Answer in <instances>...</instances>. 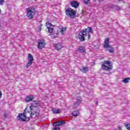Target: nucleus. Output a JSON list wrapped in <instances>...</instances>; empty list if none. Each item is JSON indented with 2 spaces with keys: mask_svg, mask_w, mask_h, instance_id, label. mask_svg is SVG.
<instances>
[{
  "mask_svg": "<svg viewBox=\"0 0 130 130\" xmlns=\"http://www.w3.org/2000/svg\"><path fill=\"white\" fill-rule=\"evenodd\" d=\"M39 102L34 101L29 107H26L25 113L19 114L17 116L18 120L20 121H26L29 120L31 117L35 118L40 115V109L38 108Z\"/></svg>",
  "mask_w": 130,
  "mask_h": 130,
  "instance_id": "f257e3e1",
  "label": "nucleus"
},
{
  "mask_svg": "<svg viewBox=\"0 0 130 130\" xmlns=\"http://www.w3.org/2000/svg\"><path fill=\"white\" fill-rule=\"evenodd\" d=\"M89 33H93V29L91 27H87L84 30H81L79 34V38L80 41H84L85 39H90L91 36Z\"/></svg>",
  "mask_w": 130,
  "mask_h": 130,
  "instance_id": "f03ea898",
  "label": "nucleus"
},
{
  "mask_svg": "<svg viewBox=\"0 0 130 130\" xmlns=\"http://www.w3.org/2000/svg\"><path fill=\"white\" fill-rule=\"evenodd\" d=\"M26 16L29 20H32L33 19V17L35 16V14H36V10L35 8L31 7L29 8L26 9Z\"/></svg>",
  "mask_w": 130,
  "mask_h": 130,
  "instance_id": "7ed1b4c3",
  "label": "nucleus"
},
{
  "mask_svg": "<svg viewBox=\"0 0 130 130\" xmlns=\"http://www.w3.org/2000/svg\"><path fill=\"white\" fill-rule=\"evenodd\" d=\"M113 66L108 60L104 61L102 64V68L105 71H111Z\"/></svg>",
  "mask_w": 130,
  "mask_h": 130,
  "instance_id": "20e7f679",
  "label": "nucleus"
},
{
  "mask_svg": "<svg viewBox=\"0 0 130 130\" xmlns=\"http://www.w3.org/2000/svg\"><path fill=\"white\" fill-rule=\"evenodd\" d=\"M66 16H68L70 18H74V17H76V14H77V12L74 9L68 8L66 10Z\"/></svg>",
  "mask_w": 130,
  "mask_h": 130,
  "instance_id": "39448f33",
  "label": "nucleus"
},
{
  "mask_svg": "<svg viewBox=\"0 0 130 130\" xmlns=\"http://www.w3.org/2000/svg\"><path fill=\"white\" fill-rule=\"evenodd\" d=\"M28 61L27 62L26 66V69L30 68V67L32 66V63L33 62V60H34V57H33V56L31 54H28Z\"/></svg>",
  "mask_w": 130,
  "mask_h": 130,
  "instance_id": "423d86ee",
  "label": "nucleus"
},
{
  "mask_svg": "<svg viewBox=\"0 0 130 130\" xmlns=\"http://www.w3.org/2000/svg\"><path fill=\"white\" fill-rule=\"evenodd\" d=\"M46 44L44 40H39L38 42V48L39 49H43L45 47Z\"/></svg>",
  "mask_w": 130,
  "mask_h": 130,
  "instance_id": "0eeeda50",
  "label": "nucleus"
},
{
  "mask_svg": "<svg viewBox=\"0 0 130 130\" xmlns=\"http://www.w3.org/2000/svg\"><path fill=\"white\" fill-rule=\"evenodd\" d=\"M46 24L47 28L48 29L49 33H52L53 32V25L48 21H47Z\"/></svg>",
  "mask_w": 130,
  "mask_h": 130,
  "instance_id": "6e6552de",
  "label": "nucleus"
},
{
  "mask_svg": "<svg viewBox=\"0 0 130 130\" xmlns=\"http://www.w3.org/2000/svg\"><path fill=\"white\" fill-rule=\"evenodd\" d=\"M82 102V98L80 96H78L76 100V102L73 105V108H77Z\"/></svg>",
  "mask_w": 130,
  "mask_h": 130,
  "instance_id": "1a4fd4ad",
  "label": "nucleus"
},
{
  "mask_svg": "<svg viewBox=\"0 0 130 130\" xmlns=\"http://www.w3.org/2000/svg\"><path fill=\"white\" fill-rule=\"evenodd\" d=\"M53 46L56 50L57 51H59L62 47H63V46H62V44L60 43H58L57 44H54Z\"/></svg>",
  "mask_w": 130,
  "mask_h": 130,
  "instance_id": "9d476101",
  "label": "nucleus"
},
{
  "mask_svg": "<svg viewBox=\"0 0 130 130\" xmlns=\"http://www.w3.org/2000/svg\"><path fill=\"white\" fill-rule=\"evenodd\" d=\"M109 46H110V45H109V38H108L105 39L104 41V47L107 48V47H109Z\"/></svg>",
  "mask_w": 130,
  "mask_h": 130,
  "instance_id": "9b49d317",
  "label": "nucleus"
},
{
  "mask_svg": "<svg viewBox=\"0 0 130 130\" xmlns=\"http://www.w3.org/2000/svg\"><path fill=\"white\" fill-rule=\"evenodd\" d=\"M66 122L64 121H60L53 123L54 126H60L61 124H64Z\"/></svg>",
  "mask_w": 130,
  "mask_h": 130,
  "instance_id": "f8f14e48",
  "label": "nucleus"
},
{
  "mask_svg": "<svg viewBox=\"0 0 130 130\" xmlns=\"http://www.w3.org/2000/svg\"><path fill=\"white\" fill-rule=\"evenodd\" d=\"M106 50V51H109L110 53H113V52H114V48L112 47L111 46H109L107 47Z\"/></svg>",
  "mask_w": 130,
  "mask_h": 130,
  "instance_id": "ddd939ff",
  "label": "nucleus"
},
{
  "mask_svg": "<svg viewBox=\"0 0 130 130\" xmlns=\"http://www.w3.org/2000/svg\"><path fill=\"white\" fill-rule=\"evenodd\" d=\"M71 5L73 8H78L79 7V3L77 2V1H73L71 3Z\"/></svg>",
  "mask_w": 130,
  "mask_h": 130,
  "instance_id": "4468645a",
  "label": "nucleus"
},
{
  "mask_svg": "<svg viewBox=\"0 0 130 130\" xmlns=\"http://www.w3.org/2000/svg\"><path fill=\"white\" fill-rule=\"evenodd\" d=\"M34 99V96L33 95H28L26 98V102H29V101H32Z\"/></svg>",
  "mask_w": 130,
  "mask_h": 130,
  "instance_id": "2eb2a0df",
  "label": "nucleus"
},
{
  "mask_svg": "<svg viewBox=\"0 0 130 130\" xmlns=\"http://www.w3.org/2000/svg\"><path fill=\"white\" fill-rule=\"evenodd\" d=\"M77 51L78 52L83 53V52H85V48H84V47H79V48L77 49Z\"/></svg>",
  "mask_w": 130,
  "mask_h": 130,
  "instance_id": "dca6fc26",
  "label": "nucleus"
},
{
  "mask_svg": "<svg viewBox=\"0 0 130 130\" xmlns=\"http://www.w3.org/2000/svg\"><path fill=\"white\" fill-rule=\"evenodd\" d=\"M80 70L82 72V73H86L88 72V68L87 67L80 68Z\"/></svg>",
  "mask_w": 130,
  "mask_h": 130,
  "instance_id": "f3484780",
  "label": "nucleus"
},
{
  "mask_svg": "<svg viewBox=\"0 0 130 130\" xmlns=\"http://www.w3.org/2000/svg\"><path fill=\"white\" fill-rule=\"evenodd\" d=\"M79 114H80V112H79V110L74 111L72 113V115L73 116H78V115H79Z\"/></svg>",
  "mask_w": 130,
  "mask_h": 130,
  "instance_id": "a211bd4d",
  "label": "nucleus"
},
{
  "mask_svg": "<svg viewBox=\"0 0 130 130\" xmlns=\"http://www.w3.org/2000/svg\"><path fill=\"white\" fill-rule=\"evenodd\" d=\"M53 112L56 114H58V113H60V110L59 109H55L53 111Z\"/></svg>",
  "mask_w": 130,
  "mask_h": 130,
  "instance_id": "6ab92c4d",
  "label": "nucleus"
},
{
  "mask_svg": "<svg viewBox=\"0 0 130 130\" xmlns=\"http://www.w3.org/2000/svg\"><path fill=\"white\" fill-rule=\"evenodd\" d=\"M125 127L128 130H130V123H125Z\"/></svg>",
  "mask_w": 130,
  "mask_h": 130,
  "instance_id": "aec40b11",
  "label": "nucleus"
},
{
  "mask_svg": "<svg viewBox=\"0 0 130 130\" xmlns=\"http://www.w3.org/2000/svg\"><path fill=\"white\" fill-rule=\"evenodd\" d=\"M129 81V78H125L124 80H123V83H125V84H126L128 83Z\"/></svg>",
  "mask_w": 130,
  "mask_h": 130,
  "instance_id": "412c9836",
  "label": "nucleus"
},
{
  "mask_svg": "<svg viewBox=\"0 0 130 130\" xmlns=\"http://www.w3.org/2000/svg\"><path fill=\"white\" fill-rule=\"evenodd\" d=\"M67 31V28L66 27H62L60 30L61 33H63L64 32H66Z\"/></svg>",
  "mask_w": 130,
  "mask_h": 130,
  "instance_id": "4be33fe9",
  "label": "nucleus"
},
{
  "mask_svg": "<svg viewBox=\"0 0 130 130\" xmlns=\"http://www.w3.org/2000/svg\"><path fill=\"white\" fill-rule=\"evenodd\" d=\"M83 2L85 4H89V3H90V0H83Z\"/></svg>",
  "mask_w": 130,
  "mask_h": 130,
  "instance_id": "5701e85b",
  "label": "nucleus"
},
{
  "mask_svg": "<svg viewBox=\"0 0 130 130\" xmlns=\"http://www.w3.org/2000/svg\"><path fill=\"white\" fill-rule=\"evenodd\" d=\"M4 3H5V1L4 0H0V5H1V6H3L4 5Z\"/></svg>",
  "mask_w": 130,
  "mask_h": 130,
  "instance_id": "b1692460",
  "label": "nucleus"
},
{
  "mask_svg": "<svg viewBox=\"0 0 130 130\" xmlns=\"http://www.w3.org/2000/svg\"><path fill=\"white\" fill-rule=\"evenodd\" d=\"M53 130H60V129L58 127H55L54 128V129Z\"/></svg>",
  "mask_w": 130,
  "mask_h": 130,
  "instance_id": "393cba45",
  "label": "nucleus"
},
{
  "mask_svg": "<svg viewBox=\"0 0 130 130\" xmlns=\"http://www.w3.org/2000/svg\"><path fill=\"white\" fill-rule=\"evenodd\" d=\"M2 96H3V93H2V91H0V99L2 98Z\"/></svg>",
  "mask_w": 130,
  "mask_h": 130,
  "instance_id": "a878e982",
  "label": "nucleus"
},
{
  "mask_svg": "<svg viewBox=\"0 0 130 130\" xmlns=\"http://www.w3.org/2000/svg\"><path fill=\"white\" fill-rule=\"evenodd\" d=\"M40 31H41V26H40Z\"/></svg>",
  "mask_w": 130,
  "mask_h": 130,
  "instance_id": "bb28decb",
  "label": "nucleus"
},
{
  "mask_svg": "<svg viewBox=\"0 0 130 130\" xmlns=\"http://www.w3.org/2000/svg\"><path fill=\"white\" fill-rule=\"evenodd\" d=\"M95 104H98V103H97V102H95Z\"/></svg>",
  "mask_w": 130,
  "mask_h": 130,
  "instance_id": "cd10ccee",
  "label": "nucleus"
},
{
  "mask_svg": "<svg viewBox=\"0 0 130 130\" xmlns=\"http://www.w3.org/2000/svg\"><path fill=\"white\" fill-rule=\"evenodd\" d=\"M4 116H6V114H4Z\"/></svg>",
  "mask_w": 130,
  "mask_h": 130,
  "instance_id": "c85d7f7f",
  "label": "nucleus"
},
{
  "mask_svg": "<svg viewBox=\"0 0 130 130\" xmlns=\"http://www.w3.org/2000/svg\"><path fill=\"white\" fill-rule=\"evenodd\" d=\"M119 1H122V0H119Z\"/></svg>",
  "mask_w": 130,
  "mask_h": 130,
  "instance_id": "c756f323",
  "label": "nucleus"
}]
</instances>
